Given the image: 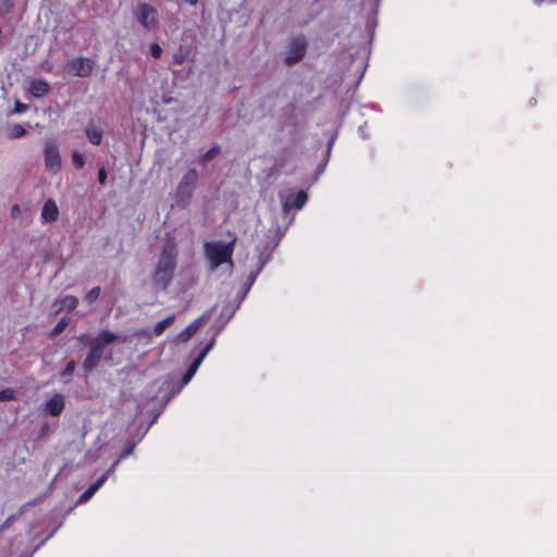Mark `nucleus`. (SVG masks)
I'll return each instance as SVG.
<instances>
[{
    "mask_svg": "<svg viewBox=\"0 0 557 557\" xmlns=\"http://www.w3.org/2000/svg\"><path fill=\"white\" fill-rule=\"evenodd\" d=\"M215 344V337H213L198 354V356L195 358V360L191 362L187 371L182 377V381L180 384L175 385L170 380H164L162 382L157 381L153 382L149 388L147 389V397H149L150 394H153L156 392V387L158 393L163 394L160 396L162 403L165 405L170 401V399L178 393L186 384L189 383V381L193 379L195 373L197 372L198 368L202 363L203 359L208 355V352L213 348Z\"/></svg>",
    "mask_w": 557,
    "mask_h": 557,
    "instance_id": "1",
    "label": "nucleus"
},
{
    "mask_svg": "<svg viewBox=\"0 0 557 557\" xmlns=\"http://www.w3.org/2000/svg\"><path fill=\"white\" fill-rule=\"evenodd\" d=\"M177 263V244L174 237L166 236L153 272L157 286L166 289L174 277Z\"/></svg>",
    "mask_w": 557,
    "mask_h": 557,
    "instance_id": "2",
    "label": "nucleus"
},
{
    "mask_svg": "<svg viewBox=\"0 0 557 557\" xmlns=\"http://www.w3.org/2000/svg\"><path fill=\"white\" fill-rule=\"evenodd\" d=\"M117 339V334L111 331H101L96 337L90 338V349L83 361L86 372H91L101 361L104 348Z\"/></svg>",
    "mask_w": 557,
    "mask_h": 557,
    "instance_id": "3",
    "label": "nucleus"
},
{
    "mask_svg": "<svg viewBox=\"0 0 557 557\" xmlns=\"http://www.w3.org/2000/svg\"><path fill=\"white\" fill-rule=\"evenodd\" d=\"M234 244L235 239L230 243L213 240L205 244V255L211 270H216L223 263H228L231 268L233 267L232 255L234 251Z\"/></svg>",
    "mask_w": 557,
    "mask_h": 557,
    "instance_id": "4",
    "label": "nucleus"
},
{
    "mask_svg": "<svg viewBox=\"0 0 557 557\" xmlns=\"http://www.w3.org/2000/svg\"><path fill=\"white\" fill-rule=\"evenodd\" d=\"M198 180L199 175L196 169H189L183 175L175 190V201L178 207L186 208L189 205Z\"/></svg>",
    "mask_w": 557,
    "mask_h": 557,
    "instance_id": "5",
    "label": "nucleus"
},
{
    "mask_svg": "<svg viewBox=\"0 0 557 557\" xmlns=\"http://www.w3.org/2000/svg\"><path fill=\"white\" fill-rule=\"evenodd\" d=\"M307 48L308 41L304 35L292 37L282 52L284 64L286 66L296 65L304 59Z\"/></svg>",
    "mask_w": 557,
    "mask_h": 557,
    "instance_id": "6",
    "label": "nucleus"
},
{
    "mask_svg": "<svg viewBox=\"0 0 557 557\" xmlns=\"http://www.w3.org/2000/svg\"><path fill=\"white\" fill-rule=\"evenodd\" d=\"M135 17L143 28L153 30L158 28L159 12L148 3H138L135 10Z\"/></svg>",
    "mask_w": 557,
    "mask_h": 557,
    "instance_id": "7",
    "label": "nucleus"
},
{
    "mask_svg": "<svg viewBox=\"0 0 557 557\" xmlns=\"http://www.w3.org/2000/svg\"><path fill=\"white\" fill-rule=\"evenodd\" d=\"M280 199L282 201L283 211L287 213L292 209H302L308 200V195L305 190L289 189L287 191H281Z\"/></svg>",
    "mask_w": 557,
    "mask_h": 557,
    "instance_id": "8",
    "label": "nucleus"
},
{
    "mask_svg": "<svg viewBox=\"0 0 557 557\" xmlns=\"http://www.w3.org/2000/svg\"><path fill=\"white\" fill-rule=\"evenodd\" d=\"M45 166L48 172L57 173L61 169V157L55 143L49 141L45 148Z\"/></svg>",
    "mask_w": 557,
    "mask_h": 557,
    "instance_id": "9",
    "label": "nucleus"
},
{
    "mask_svg": "<svg viewBox=\"0 0 557 557\" xmlns=\"http://www.w3.org/2000/svg\"><path fill=\"white\" fill-rule=\"evenodd\" d=\"M270 258V253L267 256V257H262V253L259 255V265L258 268L255 270V271H251L250 274L248 275L245 284L242 286V289H240V294H239V302L242 300L245 299V297L247 296V294L249 293L251 286L253 285L256 278L258 277V275L260 274V272L262 271L263 267L265 265V263L268 262Z\"/></svg>",
    "mask_w": 557,
    "mask_h": 557,
    "instance_id": "10",
    "label": "nucleus"
},
{
    "mask_svg": "<svg viewBox=\"0 0 557 557\" xmlns=\"http://www.w3.org/2000/svg\"><path fill=\"white\" fill-rule=\"evenodd\" d=\"M208 319L209 314L206 312L198 319L194 320L178 334V339L182 342H187L198 331L200 325L205 323Z\"/></svg>",
    "mask_w": 557,
    "mask_h": 557,
    "instance_id": "11",
    "label": "nucleus"
},
{
    "mask_svg": "<svg viewBox=\"0 0 557 557\" xmlns=\"http://www.w3.org/2000/svg\"><path fill=\"white\" fill-rule=\"evenodd\" d=\"M59 218V209L54 200L49 199L41 209V219L46 223L55 222Z\"/></svg>",
    "mask_w": 557,
    "mask_h": 557,
    "instance_id": "12",
    "label": "nucleus"
},
{
    "mask_svg": "<svg viewBox=\"0 0 557 557\" xmlns=\"http://www.w3.org/2000/svg\"><path fill=\"white\" fill-rule=\"evenodd\" d=\"M64 398L61 394L53 395L45 405V409L53 417H58L64 409Z\"/></svg>",
    "mask_w": 557,
    "mask_h": 557,
    "instance_id": "13",
    "label": "nucleus"
},
{
    "mask_svg": "<svg viewBox=\"0 0 557 557\" xmlns=\"http://www.w3.org/2000/svg\"><path fill=\"white\" fill-rule=\"evenodd\" d=\"M107 481V474H102L96 482H94L89 487L78 497L76 504H84L88 502L95 493Z\"/></svg>",
    "mask_w": 557,
    "mask_h": 557,
    "instance_id": "14",
    "label": "nucleus"
},
{
    "mask_svg": "<svg viewBox=\"0 0 557 557\" xmlns=\"http://www.w3.org/2000/svg\"><path fill=\"white\" fill-rule=\"evenodd\" d=\"M78 305V299L75 296L66 295L64 297L58 298L54 301L53 307L55 308L57 312H60L62 310H69L73 311Z\"/></svg>",
    "mask_w": 557,
    "mask_h": 557,
    "instance_id": "15",
    "label": "nucleus"
},
{
    "mask_svg": "<svg viewBox=\"0 0 557 557\" xmlns=\"http://www.w3.org/2000/svg\"><path fill=\"white\" fill-rule=\"evenodd\" d=\"M85 134L90 144L98 146L102 141L103 132L101 128L89 122L85 127Z\"/></svg>",
    "mask_w": 557,
    "mask_h": 557,
    "instance_id": "16",
    "label": "nucleus"
},
{
    "mask_svg": "<svg viewBox=\"0 0 557 557\" xmlns=\"http://www.w3.org/2000/svg\"><path fill=\"white\" fill-rule=\"evenodd\" d=\"M49 84L41 79L32 81L28 87V91L36 98L44 97L49 92Z\"/></svg>",
    "mask_w": 557,
    "mask_h": 557,
    "instance_id": "17",
    "label": "nucleus"
},
{
    "mask_svg": "<svg viewBox=\"0 0 557 557\" xmlns=\"http://www.w3.org/2000/svg\"><path fill=\"white\" fill-rule=\"evenodd\" d=\"M94 66L95 62L91 59L78 57L70 61L66 70H92Z\"/></svg>",
    "mask_w": 557,
    "mask_h": 557,
    "instance_id": "18",
    "label": "nucleus"
},
{
    "mask_svg": "<svg viewBox=\"0 0 557 557\" xmlns=\"http://www.w3.org/2000/svg\"><path fill=\"white\" fill-rule=\"evenodd\" d=\"M175 315L172 314L161 321H159L153 329V335L159 336L161 335L173 322H174Z\"/></svg>",
    "mask_w": 557,
    "mask_h": 557,
    "instance_id": "19",
    "label": "nucleus"
},
{
    "mask_svg": "<svg viewBox=\"0 0 557 557\" xmlns=\"http://www.w3.org/2000/svg\"><path fill=\"white\" fill-rule=\"evenodd\" d=\"M221 152V147L219 145L212 146L203 156L200 157L199 163L207 164L215 157H218Z\"/></svg>",
    "mask_w": 557,
    "mask_h": 557,
    "instance_id": "20",
    "label": "nucleus"
},
{
    "mask_svg": "<svg viewBox=\"0 0 557 557\" xmlns=\"http://www.w3.org/2000/svg\"><path fill=\"white\" fill-rule=\"evenodd\" d=\"M238 307H239V304L235 308L223 309V311L221 312V317H220V320H223V322L219 326L218 333L221 332L223 330V327L225 326V324L233 318V315H234L236 309H238Z\"/></svg>",
    "mask_w": 557,
    "mask_h": 557,
    "instance_id": "21",
    "label": "nucleus"
},
{
    "mask_svg": "<svg viewBox=\"0 0 557 557\" xmlns=\"http://www.w3.org/2000/svg\"><path fill=\"white\" fill-rule=\"evenodd\" d=\"M27 134L25 127L21 124H13L9 129V137L21 138Z\"/></svg>",
    "mask_w": 557,
    "mask_h": 557,
    "instance_id": "22",
    "label": "nucleus"
},
{
    "mask_svg": "<svg viewBox=\"0 0 557 557\" xmlns=\"http://www.w3.org/2000/svg\"><path fill=\"white\" fill-rule=\"evenodd\" d=\"M70 319L69 318H62L52 329V336L60 335L69 325Z\"/></svg>",
    "mask_w": 557,
    "mask_h": 557,
    "instance_id": "23",
    "label": "nucleus"
},
{
    "mask_svg": "<svg viewBox=\"0 0 557 557\" xmlns=\"http://www.w3.org/2000/svg\"><path fill=\"white\" fill-rule=\"evenodd\" d=\"M72 162L75 169L81 170L85 165V157L81 152L74 151L72 154Z\"/></svg>",
    "mask_w": 557,
    "mask_h": 557,
    "instance_id": "24",
    "label": "nucleus"
},
{
    "mask_svg": "<svg viewBox=\"0 0 557 557\" xmlns=\"http://www.w3.org/2000/svg\"><path fill=\"white\" fill-rule=\"evenodd\" d=\"M101 288L99 286L92 287L85 296L88 302H94L100 296Z\"/></svg>",
    "mask_w": 557,
    "mask_h": 557,
    "instance_id": "25",
    "label": "nucleus"
},
{
    "mask_svg": "<svg viewBox=\"0 0 557 557\" xmlns=\"http://www.w3.org/2000/svg\"><path fill=\"white\" fill-rule=\"evenodd\" d=\"M15 398V393L11 388L0 389V401H10Z\"/></svg>",
    "mask_w": 557,
    "mask_h": 557,
    "instance_id": "26",
    "label": "nucleus"
},
{
    "mask_svg": "<svg viewBox=\"0 0 557 557\" xmlns=\"http://www.w3.org/2000/svg\"><path fill=\"white\" fill-rule=\"evenodd\" d=\"M75 368H76V363H75V361H74V360H70V361L66 363V366H65L64 370L62 371V376H64V377H70V376H72V374H73V372H74Z\"/></svg>",
    "mask_w": 557,
    "mask_h": 557,
    "instance_id": "27",
    "label": "nucleus"
},
{
    "mask_svg": "<svg viewBox=\"0 0 557 557\" xmlns=\"http://www.w3.org/2000/svg\"><path fill=\"white\" fill-rule=\"evenodd\" d=\"M135 445H136L135 443H128L126 445V447L120 454L119 458L121 460H123V459L127 458L128 456H131L134 451Z\"/></svg>",
    "mask_w": 557,
    "mask_h": 557,
    "instance_id": "28",
    "label": "nucleus"
},
{
    "mask_svg": "<svg viewBox=\"0 0 557 557\" xmlns=\"http://www.w3.org/2000/svg\"><path fill=\"white\" fill-rule=\"evenodd\" d=\"M29 109L28 104L22 103L18 100L14 103V113L22 114Z\"/></svg>",
    "mask_w": 557,
    "mask_h": 557,
    "instance_id": "29",
    "label": "nucleus"
},
{
    "mask_svg": "<svg viewBox=\"0 0 557 557\" xmlns=\"http://www.w3.org/2000/svg\"><path fill=\"white\" fill-rule=\"evenodd\" d=\"M150 54H151L153 58H156V59L160 58V57H161V54H162V49H161V47H160L158 44H153V45H151V46H150Z\"/></svg>",
    "mask_w": 557,
    "mask_h": 557,
    "instance_id": "30",
    "label": "nucleus"
},
{
    "mask_svg": "<svg viewBox=\"0 0 557 557\" xmlns=\"http://www.w3.org/2000/svg\"><path fill=\"white\" fill-rule=\"evenodd\" d=\"M98 181L101 185L106 184L107 181V172L103 168H101L98 172Z\"/></svg>",
    "mask_w": 557,
    "mask_h": 557,
    "instance_id": "31",
    "label": "nucleus"
},
{
    "mask_svg": "<svg viewBox=\"0 0 557 557\" xmlns=\"http://www.w3.org/2000/svg\"><path fill=\"white\" fill-rule=\"evenodd\" d=\"M121 459L117 458L112 465L111 467L103 473V474H107V478L112 474L114 471H115V468L117 467V465L120 463Z\"/></svg>",
    "mask_w": 557,
    "mask_h": 557,
    "instance_id": "32",
    "label": "nucleus"
},
{
    "mask_svg": "<svg viewBox=\"0 0 557 557\" xmlns=\"http://www.w3.org/2000/svg\"><path fill=\"white\" fill-rule=\"evenodd\" d=\"M21 213V208L18 205H14L12 208H11V216L12 218H16L18 214Z\"/></svg>",
    "mask_w": 557,
    "mask_h": 557,
    "instance_id": "33",
    "label": "nucleus"
},
{
    "mask_svg": "<svg viewBox=\"0 0 557 557\" xmlns=\"http://www.w3.org/2000/svg\"><path fill=\"white\" fill-rule=\"evenodd\" d=\"M13 519H14L13 515L8 517V519L2 524V528H8L12 523Z\"/></svg>",
    "mask_w": 557,
    "mask_h": 557,
    "instance_id": "34",
    "label": "nucleus"
},
{
    "mask_svg": "<svg viewBox=\"0 0 557 557\" xmlns=\"http://www.w3.org/2000/svg\"><path fill=\"white\" fill-rule=\"evenodd\" d=\"M79 341L85 344H89L90 338L87 335L79 336Z\"/></svg>",
    "mask_w": 557,
    "mask_h": 557,
    "instance_id": "35",
    "label": "nucleus"
},
{
    "mask_svg": "<svg viewBox=\"0 0 557 557\" xmlns=\"http://www.w3.org/2000/svg\"><path fill=\"white\" fill-rule=\"evenodd\" d=\"M90 72H75V75L78 77H86Z\"/></svg>",
    "mask_w": 557,
    "mask_h": 557,
    "instance_id": "36",
    "label": "nucleus"
},
{
    "mask_svg": "<svg viewBox=\"0 0 557 557\" xmlns=\"http://www.w3.org/2000/svg\"><path fill=\"white\" fill-rule=\"evenodd\" d=\"M354 66H356V67H363V69H366V67L368 66V64H367V63H364V62H363V60H361L358 64H354Z\"/></svg>",
    "mask_w": 557,
    "mask_h": 557,
    "instance_id": "37",
    "label": "nucleus"
},
{
    "mask_svg": "<svg viewBox=\"0 0 557 557\" xmlns=\"http://www.w3.org/2000/svg\"><path fill=\"white\" fill-rule=\"evenodd\" d=\"M334 141H335V137H332L330 143H329V151H327L329 153H330V151L332 149V146L334 145Z\"/></svg>",
    "mask_w": 557,
    "mask_h": 557,
    "instance_id": "38",
    "label": "nucleus"
},
{
    "mask_svg": "<svg viewBox=\"0 0 557 557\" xmlns=\"http://www.w3.org/2000/svg\"><path fill=\"white\" fill-rule=\"evenodd\" d=\"M190 5H196L198 3V0H185Z\"/></svg>",
    "mask_w": 557,
    "mask_h": 557,
    "instance_id": "39",
    "label": "nucleus"
},
{
    "mask_svg": "<svg viewBox=\"0 0 557 557\" xmlns=\"http://www.w3.org/2000/svg\"><path fill=\"white\" fill-rule=\"evenodd\" d=\"M533 2H534L535 4H541V3L543 2V0H533Z\"/></svg>",
    "mask_w": 557,
    "mask_h": 557,
    "instance_id": "40",
    "label": "nucleus"
},
{
    "mask_svg": "<svg viewBox=\"0 0 557 557\" xmlns=\"http://www.w3.org/2000/svg\"><path fill=\"white\" fill-rule=\"evenodd\" d=\"M359 132H361L362 138H366L364 132H362V128H359Z\"/></svg>",
    "mask_w": 557,
    "mask_h": 557,
    "instance_id": "41",
    "label": "nucleus"
},
{
    "mask_svg": "<svg viewBox=\"0 0 557 557\" xmlns=\"http://www.w3.org/2000/svg\"><path fill=\"white\" fill-rule=\"evenodd\" d=\"M359 132H361L362 138H366L364 132H362V128H359Z\"/></svg>",
    "mask_w": 557,
    "mask_h": 557,
    "instance_id": "42",
    "label": "nucleus"
},
{
    "mask_svg": "<svg viewBox=\"0 0 557 557\" xmlns=\"http://www.w3.org/2000/svg\"><path fill=\"white\" fill-rule=\"evenodd\" d=\"M359 132H361L362 138H366L364 132H362V128H359Z\"/></svg>",
    "mask_w": 557,
    "mask_h": 557,
    "instance_id": "43",
    "label": "nucleus"
},
{
    "mask_svg": "<svg viewBox=\"0 0 557 557\" xmlns=\"http://www.w3.org/2000/svg\"><path fill=\"white\" fill-rule=\"evenodd\" d=\"M156 398H158V395H152L151 396V399H156Z\"/></svg>",
    "mask_w": 557,
    "mask_h": 557,
    "instance_id": "44",
    "label": "nucleus"
}]
</instances>
